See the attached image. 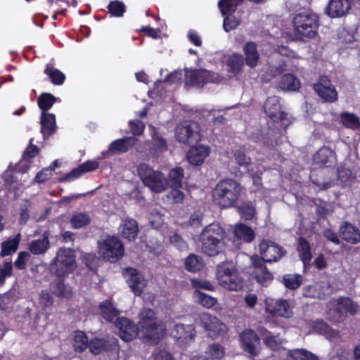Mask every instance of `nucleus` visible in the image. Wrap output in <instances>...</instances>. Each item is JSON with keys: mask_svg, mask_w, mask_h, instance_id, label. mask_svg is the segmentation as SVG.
<instances>
[{"mask_svg": "<svg viewBox=\"0 0 360 360\" xmlns=\"http://www.w3.org/2000/svg\"><path fill=\"white\" fill-rule=\"evenodd\" d=\"M226 233L219 223H211L204 227L199 235L201 250L204 255L215 257L225 250Z\"/></svg>", "mask_w": 360, "mask_h": 360, "instance_id": "nucleus-1", "label": "nucleus"}, {"mask_svg": "<svg viewBox=\"0 0 360 360\" xmlns=\"http://www.w3.org/2000/svg\"><path fill=\"white\" fill-rule=\"evenodd\" d=\"M243 191V186L237 181L225 178L217 182L213 188L212 200L221 209L235 207Z\"/></svg>", "mask_w": 360, "mask_h": 360, "instance_id": "nucleus-2", "label": "nucleus"}, {"mask_svg": "<svg viewBox=\"0 0 360 360\" xmlns=\"http://www.w3.org/2000/svg\"><path fill=\"white\" fill-rule=\"evenodd\" d=\"M292 25L295 34L301 39H312L318 35L319 16L312 11H304L294 14Z\"/></svg>", "mask_w": 360, "mask_h": 360, "instance_id": "nucleus-3", "label": "nucleus"}, {"mask_svg": "<svg viewBox=\"0 0 360 360\" xmlns=\"http://www.w3.org/2000/svg\"><path fill=\"white\" fill-rule=\"evenodd\" d=\"M138 326L144 333V338L147 342L153 345L160 342L165 333L162 321L159 320L156 313L149 308L141 311Z\"/></svg>", "mask_w": 360, "mask_h": 360, "instance_id": "nucleus-4", "label": "nucleus"}, {"mask_svg": "<svg viewBox=\"0 0 360 360\" xmlns=\"http://www.w3.org/2000/svg\"><path fill=\"white\" fill-rule=\"evenodd\" d=\"M77 267L75 250L60 248L50 264V271L56 277L68 276Z\"/></svg>", "mask_w": 360, "mask_h": 360, "instance_id": "nucleus-5", "label": "nucleus"}, {"mask_svg": "<svg viewBox=\"0 0 360 360\" xmlns=\"http://www.w3.org/2000/svg\"><path fill=\"white\" fill-rule=\"evenodd\" d=\"M136 172L143 184L152 191L161 193L167 189L166 178L162 172L154 170L146 163L139 164Z\"/></svg>", "mask_w": 360, "mask_h": 360, "instance_id": "nucleus-6", "label": "nucleus"}, {"mask_svg": "<svg viewBox=\"0 0 360 360\" xmlns=\"http://www.w3.org/2000/svg\"><path fill=\"white\" fill-rule=\"evenodd\" d=\"M99 254L104 261L116 263L124 256V244L116 236H108L99 243Z\"/></svg>", "mask_w": 360, "mask_h": 360, "instance_id": "nucleus-7", "label": "nucleus"}, {"mask_svg": "<svg viewBox=\"0 0 360 360\" xmlns=\"http://www.w3.org/2000/svg\"><path fill=\"white\" fill-rule=\"evenodd\" d=\"M198 322L200 326L203 328L207 336L212 339L223 336L227 330L225 323L210 313H200L198 316Z\"/></svg>", "mask_w": 360, "mask_h": 360, "instance_id": "nucleus-8", "label": "nucleus"}, {"mask_svg": "<svg viewBox=\"0 0 360 360\" xmlns=\"http://www.w3.org/2000/svg\"><path fill=\"white\" fill-rule=\"evenodd\" d=\"M175 135L179 142L193 146L200 141L199 124L194 121H184L176 126Z\"/></svg>", "mask_w": 360, "mask_h": 360, "instance_id": "nucleus-9", "label": "nucleus"}, {"mask_svg": "<svg viewBox=\"0 0 360 360\" xmlns=\"http://www.w3.org/2000/svg\"><path fill=\"white\" fill-rule=\"evenodd\" d=\"M258 250L261 255L260 259L267 263L277 262L287 254V251L282 246L267 239H262L259 242Z\"/></svg>", "mask_w": 360, "mask_h": 360, "instance_id": "nucleus-10", "label": "nucleus"}, {"mask_svg": "<svg viewBox=\"0 0 360 360\" xmlns=\"http://www.w3.org/2000/svg\"><path fill=\"white\" fill-rule=\"evenodd\" d=\"M185 84L202 88L207 83H214L218 81L219 75L206 69H194L186 71Z\"/></svg>", "mask_w": 360, "mask_h": 360, "instance_id": "nucleus-11", "label": "nucleus"}, {"mask_svg": "<svg viewBox=\"0 0 360 360\" xmlns=\"http://www.w3.org/2000/svg\"><path fill=\"white\" fill-rule=\"evenodd\" d=\"M313 89L323 102L334 103L338 99V91L326 75H321Z\"/></svg>", "mask_w": 360, "mask_h": 360, "instance_id": "nucleus-12", "label": "nucleus"}, {"mask_svg": "<svg viewBox=\"0 0 360 360\" xmlns=\"http://www.w3.org/2000/svg\"><path fill=\"white\" fill-rule=\"evenodd\" d=\"M240 346L244 352L252 356H257L261 349V342L257 333L252 329H245L239 335Z\"/></svg>", "mask_w": 360, "mask_h": 360, "instance_id": "nucleus-13", "label": "nucleus"}, {"mask_svg": "<svg viewBox=\"0 0 360 360\" xmlns=\"http://www.w3.org/2000/svg\"><path fill=\"white\" fill-rule=\"evenodd\" d=\"M122 275L126 278L127 283L133 293L136 296H140L146 286V282L142 274L137 269L127 267L123 269Z\"/></svg>", "mask_w": 360, "mask_h": 360, "instance_id": "nucleus-14", "label": "nucleus"}, {"mask_svg": "<svg viewBox=\"0 0 360 360\" xmlns=\"http://www.w3.org/2000/svg\"><path fill=\"white\" fill-rule=\"evenodd\" d=\"M115 326L119 330L120 338L125 342L132 341L138 336L139 326L126 317L117 318Z\"/></svg>", "mask_w": 360, "mask_h": 360, "instance_id": "nucleus-15", "label": "nucleus"}, {"mask_svg": "<svg viewBox=\"0 0 360 360\" xmlns=\"http://www.w3.org/2000/svg\"><path fill=\"white\" fill-rule=\"evenodd\" d=\"M351 8V0H329L324 13L330 18H339L347 15Z\"/></svg>", "mask_w": 360, "mask_h": 360, "instance_id": "nucleus-16", "label": "nucleus"}, {"mask_svg": "<svg viewBox=\"0 0 360 360\" xmlns=\"http://www.w3.org/2000/svg\"><path fill=\"white\" fill-rule=\"evenodd\" d=\"M252 262L255 279L262 285L267 286L274 278L273 274L268 270L265 264L267 262H264L263 259H260L259 256L254 257Z\"/></svg>", "mask_w": 360, "mask_h": 360, "instance_id": "nucleus-17", "label": "nucleus"}, {"mask_svg": "<svg viewBox=\"0 0 360 360\" xmlns=\"http://www.w3.org/2000/svg\"><path fill=\"white\" fill-rule=\"evenodd\" d=\"M264 108L266 114L275 122L287 119L288 114L281 110L279 97L276 96L269 97Z\"/></svg>", "mask_w": 360, "mask_h": 360, "instance_id": "nucleus-18", "label": "nucleus"}, {"mask_svg": "<svg viewBox=\"0 0 360 360\" xmlns=\"http://www.w3.org/2000/svg\"><path fill=\"white\" fill-rule=\"evenodd\" d=\"M268 311L274 316L290 318L293 316V311L288 300L285 299L271 300L267 303Z\"/></svg>", "mask_w": 360, "mask_h": 360, "instance_id": "nucleus-19", "label": "nucleus"}, {"mask_svg": "<svg viewBox=\"0 0 360 360\" xmlns=\"http://www.w3.org/2000/svg\"><path fill=\"white\" fill-rule=\"evenodd\" d=\"M138 142V139L134 136H124L113 141L108 146L107 151L103 155H117L125 153L131 150Z\"/></svg>", "mask_w": 360, "mask_h": 360, "instance_id": "nucleus-20", "label": "nucleus"}, {"mask_svg": "<svg viewBox=\"0 0 360 360\" xmlns=\"http://www.w3.org/2000/svg\"><path fill=\"white\" fill-rule=\"evenodd\" d=\"M118 347V342L116 339L105 340L99 338H94L90 340L88 348L92 354L98 355L103 352H112Z\"/></svg>", "mask_w": 360, "mask_h": 360, "instance_id": "nucleus-21", "label": "nucleus"}, {"mask_svg": "<svg viewBox=\"0 0 360 360\" xmlns=\"http://www.w3.org/2000/svg\"><path fill=\"white\" fill-rule=\"evenodd\" d=\"M99 163L96 160H87L74 168L71 172L59 178L60 182L70 181L80 177L86 172L95 171L98 168Z\"/></svg>", "mask_w": 360, "mask_h": 360, "instance_id": "nucleus-22", "label": "nucleus"}, {"mask_svg": "<svg viewBox=\"0 0 360 360\" xmlns=\"http://www.w3.org/2000/svg\"><path fill=\"white\" fill-rule=\"evenodd\" d=\"M314 162L320 166L329 167L336 163L335 151L329 147H321L314 155Z\"/></svg>", "mask_w": 360, "mask_h": 360, "instance_id": "nucleus-23", "label": "nucleus"}, {"mask_svg": "<svg viewBox=\"0 0 360 360\" xmlns=\"http://www.w3.org/2000/svg\"><path fill=\"white\" fill-rule=\"evenodd\" d=\"M40 124L44 139H48L56 131V116L53 113L41 112Z\"/></svg>", "mask_w": 360, "mask_h": 360, "instance_id": "nucleus-24", "label": "nucleus"}, {"mask_svg": "<svg viewBox=\"0 0 360 360\" xmlns=\"http://www.w3.org/2000/svg\"><path fill=\"white\" fill-rule=\"evenodd\" d=\"M243 51L245 55L244 62L245 65L250 68H256L260 58L256 43L254 41L245 43L243 46Z\"/></svg>", "mask_w": 360, "mask_h": 360, "instance_id": "nucleus-25", "label": "nucleus"}, {"mask_svg": "<svg viewBox=\"0 0 360 360\" xmlns=\"http://www.w3.org/2000/svg\"><path fill=\"white\" fill-rule=\"evenodd\" d=\"M328 290L329 286L316 283L304 286L302 288V295L307 298L325 300L328 295Z\"/></svg>", "mask_w": 360, "mask_h": 360, "instance_id": "nucleus-26", "label": "nucleus"}, {"mask_svg": "<svg viewBox=\"0 0 360 360\" xmlns=\"http://www.w3.org/2000/svg\"><path fill=\"white\" fill-rule=\"evenodd\" d=\"M340 236L342 240L353 245L360 242V231L347 221L344 222L340 226Z\"/></svg>", "mask_w": 360, "mask_h": 360, "instance_id": "nucleus-27", "label": "nucleus"}, {"mask_svg": "<svg viewBox=\"0 0 360 360\" xmlns=\"http://www.w3.org/2000/svg\"><path fill=\"white\" fill-rule=\"evenodd\" d=\"M308 325L313 333L323 335L326 338H334L338 335L337 332L322 319L309 320Z\"/></svg>", "mask_w": 360, "mask_h": 360, "instance_id": "nucleus-28", "label": "nucleus"}, {"mask_svg": "<svg viewBox=\"0 0 360 360\" xmlns=\"http://www.w3.org/2000/svg\"><path fill=\"white\" fill-rule=\"evenodd\" d=\"M209 153V147L200 145L188 150L187 160L191 165L198 166L202 164Z\"/></svg>", "mask_w": 360, "mask_h": 360, "instance_id": "nucleus-29", "label": "nucleus"}, {"mask_svg": "<svg viewBox=\"0 0 360 360\" xmlns=\"http://www.w3.org/2000/svg\"><path fill=\"white\" fill-rule=\"evenodd\" d=\"M244 63V57L242 54L233 53L230 55L226 62L229 77H233L240 75L243 72Z\"/></svg>", "mask_w": 360, "mask_h": 360, "instance_id": "nucleus-30", "label": "nucleus"}, {"mask_svg": "<svg viewBox=\"0 0 360 360\" xmlns=\"http://www.w3.org/2000/svg\"><path fill=\"white\" fill-rule=\"evenodd\" d=\"M67 277H56L51 283L52 292L58 297L70 298L72 295L71 288L65 283Z\"/></svg>", "mask_w": 360, "mask_h": 360, "instance_id": "nucleus-31", "label": "nucleus"}, {"mask_svg": "<svg viewBox=\"0 0 360 360\" xmlns=\"http://www.w3.org/2000/svg\"><path fill=\"white\" fill-rule=\"evenodd\" d=\"M121 236L129 241L134 240L137 237L139 227L137 221L131 218L124 219L120 226Z\"/></svg>", "mask_w": 360, "mask_h": 360, "instance_id": "nucleus-32", "label": "nucleus"}, {"mask_svg": "<svg viewBox=\"0 0 360 360\" xmlns=\"http://www.w3.org/2000/svg\"><path fill=\"white\" fill-rule=\"evenodd\" d=\"M297 250L299 252V257L302 262L304 267L309 265L312 258L311 248L309 241L304 237L298 238V245Z\"/></svg>", "mask_w": 360, "mask_h": 360, "instance_id": "nucleus-33", "label": "nucleus"}, {"mask_svg": "<svg viewBox=\"0 0 360 360\" xmlns=\"http://www.w3.org/2000/svg\"><path fill=\"white\" fill-rule=\"evenodd\" d=\"M234 235L238 240L248 243L252 242L255 238L254 230L243 223L234 226Z\"/></svg>", "mask_w": 360, "mask_h": 360, "instance_id": "nucleus-34", "label": "nucleus"}, {"mask_svg": "<svg viewBox=\"0 0 360 360\" xmlns=\"http://www.w3.org/2000/svg\"><path fill=\"white\" fill-rule=\"evenodd\" d=\"M184 177V172L181 167L173 168L170 170L167 178H166L167 188H181Z\"/></svg>", "mask_w": 360, "mask_h": 360, "instance_id": "nucleus-35", "label": "nucleus"}, {"mask_svg": "<svg viewBox=\"0 0 360 360\" xmlns=\"http://www.w3.org/2000/svg\"><path fill=\"white\" fill-rule=\"evenodd\" d=\"M238 271L234 264L231 262H221L217 266L216 278L219 283H224V280Z\"/></svg>", "mask_w": 360, "mask_h": 360, "instance_id": "nucleus-36", "label": "nucleus"}, {"mask_svg": "<svg viewBox=\"0 0 360 360\" xmlns=\"http://www.w3.org/2000/svg\"><path fill=\"white\" fill-rule=\"evenodd\" d=\"M99 309L101 316L108 322H113L117 320L119 311L115 308L111 301L105 300L100 303Z\"/></svg>", "mask_w": 360, "mask_h": 360, "instance_id": "nucleus-37", "label": "nucleus"}, {"mask_svg": "<svg viewBox=\"0 0 360 360\" xmlns=\"http://www.w3.org/2000/svg\"><path fill=\"white\" fill-rule=\"evenodd\" d=\"M279 86L284 91H296L300 87V82L295 75L288 73L281 77Z\"/></svg>", "mask_w": 360, "mask_h": 360, "instance_id": "nucleus-38", "label": "nucleus"}, {"mask_svg": "<svg viewBox=\"0 0 360 360\" xmlns=\"http://www.w3.org/2000/svg\"><path fill=\"white\" fill-rule=\"evenodd\" d=\"M49 238L44 234L43 238L32 240L29 244L28 250L32 254L39 255L44 254L49 250Z\"/></svg>", "mask_w": 360, "mask_h": 360, "instance_id": "nucleus-39", "label": "nucleus"}, {"mask_svg": "<svg viewBox=\"0 0 360 360\" xmlns=\"http://www.w3.org/2000/svg\"><path fill=\"white\" fill-rule=\"evenodd\" d=\"M20 241V233H18L13 238H9L3 241L1 245V250L0 252V256L4 257L15 253L18 249Z\"/></svg>", "mask_w": 360, "mask_h": 360, "instance_id": "nucleus-40", "label": "nucleus"}, {"mask_svg": "<svg viewBox=\"0 0 360 360\" xmlns=\"http://www.w3.org/2000/svg\"><path fill=\"white\" fill-rule=\"evenodd\" d=\"M44 73L49 77L51 83L54 85L60 86L65 80V74L51 63L46 64Z\"/></svg>", "mask_w": 360, "mask_h": 360, "instance_id": "nucleus-41", "label": "nucleus"}, {"mask_svg": "<svg viewBox=\"0 0 360 360\" xmlns=\"http://www.w3.org/2000/svg\"><path fill=\"white\" fill-rule=\"evenodd\" d=\"M204 266V260L202 257L191 253L184 259L185 269L191 273H197Z\"/></svg>", "mask_w": 360, "mask_h": 360, "instance_id": "nucleus-42", "label": "nucleus"}, {"mask_svg": "<svg viewBox=\"0 0 360 360\" xmlns=\"http://www.w3.org/2000/svg\"><path fill=\"white\" fill-rule=\"evenodd\" d=\"M219 284L226 290L239 291L243 287V279L237 271L224 279V283H219Z\"/></svg>", "mask_w": 360, "mask_h": 360, "instance_id": "nucleus-43", "label": "nucleus"}, {"mask_svg": "<svg viewBox=\"0 0 360 360\" xmlns=\"http://www.w3.org/2000/svg\"><path fill=\"white\" fill-rule=\"evenodd\" d=\"M176 338L183 341L191 340L195 336V330L193 325L178 323L175 326Z\"/></svg>", "mask_w": 360, "mask_h": 360, "instance_id": "nucleus-44", "label": "nucleus"}, {"mask_svg": "<svg viewBox=\"0 0 360 360\" xmlns=\"http://www.w3.org/2000/svg\"><path fill=\"white\" fill-rule=\"evenodd\" d=\"M89 340L87 335L82 330H77L73 338V348L76 352L82 353L84 352L89 346Z\"/></svg>", "mask_w": 360, "mask_h": 360, "instance_id": "nucleus-45", "label": "nucleus"}, {"mask_svg": "<svg viewBox=\"0 0 360 360\" xmlns=\"http://www.w3.org/2000/svg\"><path fill=\"white\" fill-rule=\"evenodd\" d=\"M282 283L289 290H295L302 283V276L298 274H286L282 277Z\"/></svg>", "mask_w": 360, "mask_h": 360, "instance_id": "nucleus-46", "label": "nucleus"}, {"mask_svg": "<svg viewBox=\"0 0 360 360\" xmlns=\"http://www.w3.org/2000/svg\"><path fill=\"white\" fill-rule=\"evenodd\" d=\"M340 118L341 123L346 128L356 130L360 127V120L353 113L342 112L340 115Z\"/></svg>", "mask_w": 360, "mask_h": 360, "instance_id": "nucleus-47", "label": "nucleus"}, {"mask_svg": "<svg viewBox=\"0 0 360 360\" xmlns=\"http://www.w3.org/2000/svg\"><path fill=\"white\" fill-rule=\"evenodd\" d=\"M57 98L51 93H41L37 98V105L41 112H46L56 103Z\"/></svg>", "mask_w": 360, "mask_h": 360, "instance_id": "nucleus-48", "label": "nucleus"}, {"mask_svg": "<svg viewBox=\"0 0 360 360\" xmlns=\"http://www.w3.org/2000/svg\"><path fill=\"white\" fill-rule=\"evenodd\" d=\"M243 1V0H219L218 7L222 15L233 14Z\"/></svg>", "mask_w": 360, "mask_h": 360, "instance_id": "nucleus-49", "label": "nucleus"}, {"mask_svg": "<svg viewBox=\"0 0 360 360\" xmlns=\"http://www.w3.org/2000/svg\"><path fill=\"white\" fill-rule=\"evenodd\" d=\"M153 146L152 149L156 153H164L168 150V146L166 140L154 128L151 135Z\"/></svg>", "mask_w": 360, "mask_h": 360, "instance_id": "nucleus-50", "label": "nucleus"}, {"mask_svg": "<svg viewBox=\"0 0 360 360\" xmlns=\"http://www.w3.org/2000/svg\"><path fill=\"white\" fill-rule=\"evenodd\" d=\"M194 297L203 307L210 309L217 303V299L200 290L194 291Z\"/></svg>", "mask_w": 360, "mask_h": 360, "instance_id": "nucleus-51", "label": "nucleus"}, {"mask_svg": "<svg viewBox=\"0 0 360 360\" xmlns=\"http://www.w3.org/2000/svg\"><path fill=\"white\" fill-rule=\"evenodd\" d=\"M238 211L245 220H252L256 214L255 207L250 201L244 202L241 204L238 207Z\"/></svg>", "mask_w": 360, "mask_h": 360, "instance_id": "nucleus-52", "label": "nucleus"}, {"mask_svg": "<svg viewBox=\"0 0 360 360\" xmlns=\"http://www.w3.org/2000/svg\"><path fill=\"white\" fill-rule=\"evenodd\" d=\"M70 222L72 228L79 229L89 225L91 219L86 213L79 212L72 216Z\"/></svg>", "mask_w": 360, "mask_h": 360, "instance_id": "nucleus-53", "label": "nucleus"}, {"mask_svg": "<svg viewBox=\"0 0 360 360\" xmlns=\"http://www.w3.org/2000/svg\"><path fill=\"white\" fill-rule=\"evenodd\" d=\"M108 13L114 17H122L126 12L124 4L119 0L111 1L108 6Z\"/></svg>", "mask_w": 360, "mask_h": 360, "instance_id": "nucleus-54", "label": "nucleus"}, {"mask_svg": "<svg viewBox=\"0 0 360 360\" xmlns=\"http://www.w3.org/2000/svg\"><path fill=\"white\" fill-rule=\"evenodd\" d=\"M338 304L344 309L346 315L347 313L354 315L358 311V304L349 297L338 300Z\"/></svg>", "mask_w": 360, "mask_h": 360, "instance_id": "nucleus-55", "label": "nucleus"}, {"mask_svg": "<svg viewBox=\"0 0 360 360\" xmlns=\"http://www.w3.org/2000/svg\"><path fill=\"white\" fill-rule=\"evenodd\" d=\"M212 359H221L224 356V348L220 344H210L206 351Z\"/></svg>", "mask_w": 360, "mask_h": 360, "instance_id": "nucleus-56", "label": "nucleus"}, {"mask_svg": "<svg viewBox=\"0 0 360 360\" xmlns=\"http://www.w3.org/2000/svg\"><path fill=\"white\" fill-rule=\"evenodd\" d=\"M82 261L89 270L96 271L99 266L100 259L95 253H87L83 256Z\"/></svg>", "mask_w": 360, "mask_h": 360, "instance_id": "nucleus-57", "label": "nucleus"}, {"mask_svg": "<svg viewBox=\"0 0 360 360\" xmlns=\"http://www.w3.org/2000/svg\"><path fill=\"white\" fill-rule=\"evenodd\" d=\"M291 356L294 360H318L316 355L304 349L292 350Z\"/></svg>", "mask_w": 360, "mask_h": 360, "instance_id": "nucleus-58", "label": "nucleus"}, {"mask_svg": "<svg viewBox=\"0 0 360 360\" xmlns=\"http://www.w3.org/2000/svg\"><path fill=\"white\" fill-rule=\"evenodd\" d=\"M224 16L223 27L226 32L236 29L240 23V20L233 14H226Z\"/></svg>", "mask_w": 360, "mask_h": 360, "instance_id": "nucleus-59", "label": "nucleus"}, {"mask_svg": "<svg viewBox=\"0 0 360 360\" xmlns=\"http://www.w3.org/2000/svg\"><path fill=\"white\" fill-rule=\"evenodd\" d=\"M191 286L195 290H206L209 291H214V286L207 280L201 279L198 278H193L191 280Z\"/></svg>", "mask_w": 360, "mask_h": 360, "instance_id": "nucleus-60", "label": "nucleus"}, {"mask_svg": "<svg viewBox=\"0 0 360 360\" xmlns=\"http://www.w3.org/2000/svg\"><path fill=\"white\" fill-rule=\"evenodd\" d=\"M13 275V264L11 261H5L3 266L0 268V287L3 286L6 278Z\"/></svg>", "mask_w": 360, "mask_h": 360, "instance_id": "nucleus-61", "label": "nucleus"}, {"mask_svg": "<svg viewBox=\"0 0 360 360\" xmlns=\"http://www.w3.org/2000/svg\"><path fill=\"white\" fill-rule=\"evenodd\" d=\"M328 315L330 321L335 323L342 322L347 316L344 309L339 304L336 308L330 310Z\"/></svg>", "mask_w": 360, "mask_h": 360, "instance_id": "nucleus-62", "label": "nucleus"}, {"mask_svg": "<svg viewBox=\"0 0 360 360\" xmlns=\"http://www.w3.org/2000/svg\"><path fill=\"white\" fill-rule=\"evenodd\" d=\"M31 255L29 252L21 251L18 253L17 259L14 262V265L19 270H24L27 267V262L30 260Z\"/></svg>", "mask_w": 360, "mask_h": 360, "instance_id": "nucleus-63", "label": "nucleus"}, {"mask_svg": "<svg viewBox=\"0 0 360 360\" xmlns=\"http://www.w3.org/2000/svg\"><path fill=\"white\" fill-rule=\"evenodd\" d=\"M129 127L132 136L141 135L145 129V124L140 120H130Z\"/></svg>", "mask_w": 360, "mask_h": 360, "instance_id": "nucleus-64", "label": "nucleus"}]
</instances>
